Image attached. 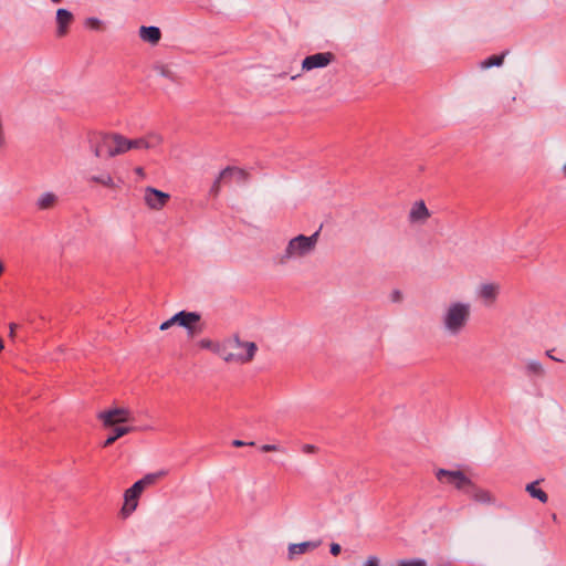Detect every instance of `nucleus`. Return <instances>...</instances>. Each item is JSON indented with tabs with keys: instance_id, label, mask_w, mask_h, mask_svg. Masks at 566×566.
<instances>
[{
	"instance_id": "14",
	"label": "nucleus",
	"mask_w": 566,
	"mask_h": 566,
	"mask_svg": "<svg viewBox=\"0 0 566 566\" xmlns=\"http://www.w3.org/2000/svg\"><path fill=\"white\" fill-rule=\"evenodd\" d=\"M431 213L423 200L416 201L409 211V221L411 223H424Z\"/></svg>"
},
{
	"instance_id": "30",
	"label": "nucleus",
	"mask_w": 566,
	"mask_h": 566,
	"mask_svg": "<svg viewBox=\"0 0 566 566\" xmlns=\"http://www.w3.org/2000/svg\"><path fill=\"white\" fill-rule=\"evenodd\" d=\"M240 344L241 345H244V344H253V345H256L254 342H244L240 338ZM228 352H232V353H244L245 352V347L243 346H240V347H232V348H228Z\"/></svg>"
},
{
	"instance_id": "10",
	"label": "nucleus",
	"mask_w": 566,
	"mask_h": 566,
	"mask_svg": "<svg viewBox=\"0 0 566 566\" xmlns=\"http://www.w3.org/2000/svg\"><path fill=\"white\" fill-rule=\"evenodd\" d=\"M144 490L145 489H143L140 482H135L129 489L125 491L124 505L122 507L123 515L128 516L136 510L138 505V499Z\"/></svg>"
},
{
	"instance_id": "44",
	"label": "nucleus",
	"mask_w": 566,
	"mask_h": 566,
	"mask_svg": "<svg viewBox=\"0 0 566 566\" xmlns=\"http://www.w3.org/2000/svg\"><path fill=\"white\" fill-rule=\"evenodd\" d=\"M563 171H564V174H565V176H566V164H565V165H564V167H563Z\"/></svg>"
},
{
	"instance_id": "21",
	"label": "nucleus",
	"mask_w": 566,
	"mask_h": 566,
	"mask_svg": "<svg viewBox=\"0 0 566 566\" xmlns=\"http://www.w3.org/2000/svg\"><path fill=\"white\" fill-rule=\"evenodd\" d=\"M56 202V196L53 192H44L42 193L38 201L36 207L40 210L51 209Z\"/></svg>"
},
{
	"instance_id": "3",
	"label": "nucleus",
	"mask_w": 566,
	"mask_h": 566,
	"mask_svg": "<svg viewBox=\"0 0 566 566\" xmlns=\"http://www.w3.org/2000/svg\"><path fill=\"white\" fill-rule=\"evenodd\" d=\"M470 317V303L451 302L441 315V324L449 336H458L465 329Z\"/></svg>"
},
{
	"instance_id": "23",
	"label": "nucleus",
	"mask_w": 566,
	"mask_h": 566,
	"mask_svg": "<svg viewBox=\"0 0 566 566\" xmlns=\"http://www.w3.org/2000/svg\"><path fill=\"white\" fill-rule=\"evenodd\" d=\"M527 376L542 377L545 374L543 365L538 360H528L525 365Z\"/></svg>"
},
{
	"instance_id": "5",
	"label": "nucleus",
	"mask_w": 566,
	"mask_h": 566,
	"mask_svg": "<svg viewBox=\"0 0 566 566\" xmlns=\"http://www.w3.org/2000/svg\"><path fill=\"white\" fill-rule=\"evenodd\" d=\"M97 419L102 422L104 428H111L114 426H123L124 423L132 422L134 420V416L133 412L127 408L115 407L98 412Z\"/></svg>"
},
{
	"instance_id": "16",
	"label": "nucleus",
	"mask_w": 566,
	"mask_h": 566,
	"mask_svg": "<svg viewBox=\"0 0 566 566\" xmlns=\"http://www.w3.org/2000/svg\"><path fill=\"white\" fill-rule=\"evenodd\" d=\"M221 178H226L228 184L231 181L244 184L249 179V174L244 169L229 166L221 170Z\"/></svg>"
},
{
	"instance_id": "7",
	"label": "nucleus",
	"mask_w": 566,
	"mask_h": 566,
	"mask_svg": "<svg viewBox=\"0 0 566 566\" xmlns=\"http://www.w3.org/2000/svg\"><path fill=\"white\" fill-rule=\"evenodd\" d=\"M163 143V137L157 133H148L145 136L138 138H127L125 137V151L136 149H155L159 147Z\"/></svg>"
},
{
	"instance_id": "31",
	"label": "nucleus",
	"mask_w": 566,
	"mask_h": 566,
	"mask_svg": "<svg viewBox=\"0 0 566 566\" xmlns=\"http://www.w3.org/2000/svg\"><path fill=\"white\" fill-rule=\"evenodd\" d=\"M363 566H380V560L377 556H369Z\"/></svg>"
},
{
	"instance_id": "28",
	"label": "nucleus",
	"mask_w": 566,
	"mask_h": 566,
	"mask_svg": "<svg viewBox=\"0 0 566 566\" xmlns=\"http://www.w3.org/2000/svg\"><path fill=\"white\" fill-rule=\"evenodd\" d=\"M396 566H427V562L422 558L400 559Z\"/></svg>"
},
{
	"instance_id": "33",
	"label": "nucleus",
	"mask_w": 566,
	"mask_h": 566,
	"mask_svg": "<svg viewBox=\"0 0 566 566\" xmlns=\"http://www.w3.org/2000/svg\"><path fill=\"white\" fill-rule=\"evenodd\" d=\"M260 449L262 452L279 451V447L276 444H263V446H261Z\"/></svg>"
},
{
	"instance_id": "2",
	"label": "nucleus",
	"mask_w": 566,
	"mask_h": 566,
	"mask_svg": "<svg viewBox=\"0 0 566 566\" xmlns=\"http://www.w3.org/2000/svg\"><path fill=\"white\" fill-rule=\"evenodd\" d=\"M88 145L97 158H113L126 154L125 136L119 133H91L88 135Z\"/></svg>"
},
{
	"instance_id": "11",
	"label": "nucleus",
	"mask_w": 566,
	"mask_h": 566,
	"mask_svg": "<svg viewBox=\"0 0 566 566\" xmlns=\"http://www.w3.org/2000/svg\"><path fill=\"white\" fill-rule=\"evenodd\" d=\"M200 318L201 316L197 312L180 311L176 313L177 325L186 328L189 336H193L198 332L196 324Z\"/></svg>"
},
{
	"instance_id": "43",
	"label": "nucleus",
	"mask_w": 566,
	"mask_h": 566,
	"mask_svg": "<svg viewBox=\"0 0 566 566\" xmlns=\"http://www.w3.org/2000/svg\"><path fill=\"white\" fill-rule=\"evenodd\" d=\"M53 3H59L61 2L62 0H51Z\"/></svg>"
},
{
	"instance_id": "22",
	"label": "nucleus",
	"mask_w": 566,
	"mask_h": 566,
	"mask_svg": "<svg viewBox=\"0 0 566 566\" xmlns=\"http://www.w3.org/2000/svg\"><path fill=\"white\" fill-rule=\"evenodd\" d=\"M537 485H538V481H534L526 485V491L528 492V494L532 497L537 499L542 503H546L548 501V495L545 491L537 488Z\"/></svg>"
},
{
	"instance_id": "37",
	"label": "nucleus",
	"mask_w": 566,
	"mask_h": 566,
	"mask_svg": "<svg viewBox=\"0 0 566 566\" xmlns=\"http://www.w3.org/2000/svg\"><path fill=\"white\" fill-rule=\"evenodd\" d=\"M315 451H316V447L313 444H305L303 447V452H305V453H313Z\"/></svg>"
},
{
	"instance_id": "13",
	"label": "nucleus",
	"mask_w": 566,
	"mask_h": 566,
	"mask_svg": "<svg viewBox=\"0 0 566 566\" xmlns=\"http://www.w3.org/2000/svg\"><path fill=\"white\" fill-rule=\"evenodd\" d=\"M467 495L474 502L480 504L495 503V496L488 490L480 488L474 482L471 483L467 491Z\"/></svg>"
},
{
	"instance_id": "36",
	"label": "nucleus",
	"mask_w": 566,
	"mask_h": 566,
	"mask_svg": "<svg viewBox=\"0 0 566 566\" xmlns=\"http://www.w3.org/2000/svg\"><path fill=\"white\" fill-rule=\"evenodd\" d=\"M254 442H243L241 440H233L232 446L234 447H243V446H253Z\"/></svg>"
},
{
	"instance_id": "12",
	"label": "nucleus",
	"mask_w": 566,
	"mask_h": 566,
	"mask_svg": "<svg viewBox=\"0 0 566 566\" xmlns=\"http://www.w3.org/2000/svg\"><path fill=\"white\" fill-rule=\"evenodd\" d=\"M500 294V285L497 283H483L476 291V296L483 301L485 305H492Z\"/></svg>"
},
{
	"instance_id": "24",
	"label": "nucleus",
	"mask_w": 566,
	"mask_h": 566,
	"mask_svg": "<svg viewBox=\"0 0 566 566\" xmlns=\"http://www.w3.org/2000/svg\"><path fill=\"white\" fill-rule=\"evenodd\" d=\"M155 71L160 76L166 77L171 82H176L178 78L176 72L169 65H166V64L156 65Z\"/></svg>"
},
{
	"instance_id": "18",
	"label": "nucleus",
	"mask_w": 566,
	"mask_h": 566,
	"mask_svg": "<svg viewBox=\"0 0 566 566\" xmlns=\"http://www.w3.org/2000/svg\"><path fill=\"white\" fill-rule=\"evenodd\" d=\"M139 38L153 45L157 44L161 39V31L158 27H145L139 28Z\"/></svg>"
},
{
	"instance_id": "20",
	"label": "nucleus",
	"mask_w": 566,
	"mask_h": 566,
	"mask_svg": "<svg viewBox=\"0 0 566 566\" xmlns=\"http://www.w3.org/2000/svg\"><path fill=\"white\" fill-rule=\"evenodd\" d=\"M90 182L102 185L109 189H118L119 185L114 180L109 172L93 175L88 178Z\"/></svg>"
},
{
	"instance_id": "17",
	"label": "nucleus",
	"mask_w": 566,
	"mask_h": 566,
	"mask_svg": "<svg viewBox=\"0 0 566 566\" xmlns=\"http://www.w3.org/2000/svg\"><path fill=\"white\" fill-rule=\"evenodd\" d=\"M319 545H321L319 541L318 542L308 541V542H303V543H297V544H290L287 557H289V559L292 560L297 555H302L307 552L314 551Z\"/></svg>"
},
{
	"instance_id": "9",
	"label": "nucleus",
	"mask_w": 566,
	"mask_h": 566,
	"mask_svg": "<svg viewBox=\"0 0 566 566\" xmlns=\"http://www.w3.org/2000/svg\"><path fill=\"white\" fill-rule=\"evenodd\" d=\"M169 199V193L160 191L154 187H146L145 189L144 200L146 206L151 210L163 209Z\"/></svg>"
},
{
	"instance_id": "26",
	"label": "nucleus",
	"mask_w": 566,
	"mask_h": 566,
	"mask_svg": "<svg viewBox=\"0 0 566 566\" xmlns=\"http://www.w3.org/2000/svg\"><path fill=\"white\" fill-rule=\"evenodd\" d=\"M504 56H505V53H502L500 55H492V56L488 57L486 60H484L481 63V66L483 69H489L492 66H501L503 64Z\"/></svg>"
},
{
	"instance_id": "1",
	"label": "nucleus",
	"mask_w": 566,
	"mask_h": 566,
	"mask_svg": "<svg viewBox=\"0 0 566 566\" xmlns=\"http://www.w3.org/2000/svg\"><path fill=\"white\" fill-rule=\"evenodd\" d=\"M197 345L201 349H209L212 353L219 355L226 363H237L240 365L249 364L252 361L258 350L256 345L244 344V353L228 352V348L242 346L238 335H233L232 337L227 338L223 343L213 342L209 338H202L197 343Z\"/></svg>"
},
{
	"instance_id": "27",
	"label": "nucleus",
	"mask_w": 566,
	"mask_h": 566,
	"mask_svg": "<svg viewBox=\"0 0 566 566\" xmlns=\"http://www.w3.org/2000/svg\"><path fill=\"white\" fill-rule=\"evenodd\" d=\"M222 184L227 185L228 182H227L226 178H221V172H220L219 176L213 181L212 186L210 187L209 193L213 197H217L220 192Z\"/></svg>"
},
{
	"instance_id": "42",
	"label": "nucleus",
	"mask_w": 566,
	"mask_h": 566,
	"mask_svg": "<svg viewBox=\"0 0 566 566\" xmlns=\"http://www.w3.org/2000/svg\"><path fill=\"white\" fill-rule=\"evenodd\" d=\"M3 340L0 338V352L3 349Z\"/></svg>"
},
{
	"instance_id": "6",
	"label": "nucleus",
	"mask_w": 566,
	"mask_h": 566,
	"mask_svg": "<svg viewBox=\"0 0 566 566\" xmlns=\"http://www.w3.org/2000/svg\"><path fill=\"white\" fill-rule=\"evenodd\" d=\"M436 478L440 483L452 484L457 490L462 491L467 494L469 486L472 481L460 470H446L438 469L436 471Z\"/></svg>"
},
{
	"instance_id": "29",
	"label": "nucleus",
	"mask_w": 566,
	"mask_h": 566,
	"mask_svg": "<svg viewBox=\"0 0 566 566\" xmlns=\"http://www.w3.org/2000/svg\"><path fill=\"white\" fill-rule=\"evenodd\" d=\"M175 324H177L176 314L172 317H170L169 319H167L164 323H161L159 328H160V331H166V329L170 328Z\"/></svg>"
},
{
	"instance_id": "19",
	"label": "nucleus",
	"mask_w": 566,
	"mask_h": 566,
	"mask_svg": "<svg viewBox=\"0 0 566 566\" xmlns=\"http://www.w3.org/2000/svg\"><path fill=\"white\" fill-rule=\"evenodd\" d=\"M112 431L107 439L104 441L103 447L107 448L112 446L117 439L124 437L125 434H128L130 432H134L136 430L133 426H114L111 427Z\"/></svg>"
},
{
	"instance_id": "32",
	"label": "nucleus",
	"mask_w": 566,
	"mask_h": 566,
	"mask_svg": "<svg viewBox=\"0 0 566 566\" xmlns=\"http://www.w3.org/2000/svg\"><path fill=\"white\" fill-rule=\"evenodd\" d=\"M85 24L92 29H98L101 25V21L97 18H88Z\"/></svg>"
},
{
	"instance_id": "39",
	"label": "nucleus",
	"mask_w": 566,
	"mask_h": 566,
	"mask_svg": "<svg viewBox=\"0 0 566 566\" xmlns=\"http://www.w3.org/2000/svg\"><path fill=\"white\" fill-rule=\"evenodd\" d=\"M546 355H547V357H549L551 359H554V360L560 361L559 359H557V358H555V357L553 356L552 350H547V352H546Z\"/></svg>"
},
{
	"instance_id": "8",
	"label": "nucleus",
	"mask_w": 566,
	"mask_h": 566,
	"mask_svg": "<svg viewBox=\"0 0 566 566\" xmlns=\"http://www.w3.org/2000/svg\"><path fill=\"white\" fill-rule=\"evenodd\" d=\"M335 60V55L332 52H319L312 55H307L302 61V71L310 72L315 69H323L328 66Z\"/></svg>"
},
{
	"instance_id": "38",
	"label": "nucleus",
	"mask_w": 566,
	"mask_h": 566,
	"mask_svg": "<svg viewBox=\"0 0 566 566\" xmlns=\"http://www.w3.org/2000/svg\"><path fill=\"white\" fill-rule=\"evenodd\" d=\"M135 174L138 175L139 177H144L145 176L144 168L143 167H136L135 168Z\"/></svg>"
},
{
	"instance_id": "34",
	"label": "nucleus",
	"mask_w": 566,
	"mask_h": 566,
	"mask_svg": "<svg viewBox=\"0 0 566 566\" xmlns=\"http://www.w3.org/2000/svg\"><path fill=\"white\" fill-rule=\"evenodd\" d=\"M340 549H342V548H340V545H339V544L333 543V544L331 545V554H332L333 556H337V555L340 553Z\"/></svg>"
},
{
	"instance_id": "35",
	"label": "nucleus",
	"mask_w": 566,
	"mask_h": 566,
	"mask_svg": "<svg viewBox=\"0 0 566 566\" xmlns=\"http://www.w3.org/2000/svg\"><path fill=\"white\" fill-rule=\"evenodd\" d=\"M401 298H402V295H401V292H400V291H397V290H396V291H394V292L391 293V300H392V302H399V301H401Z\"/></svg>"
},
{
	"instance_id": "41",
	"label": "nucleus",
	"mask_w": 566,
	"mask_h": 566,
	"mask_svg": "<svg viewBox=\"0 0 566 566\" xmlns=\"http://www.w3.org/2000/svg\"><path fill=\"white\" fill-rule=\"evenodd\" d=\"M4 271V265L3 263L0 261V275L2 274V272Z\"/></svg>"
},
{
	"instance_id": "40",
	"label": "nucleus",
	"mask_w": 566,
	"mask_h": 566,
	"mask_svg": "<svg viewBox=\"0 0 566 566\" xmlns=\"http://www.w3.org/2000/svg\"><path fill=\"white\" fill-rule=\"evenodd\" d=\"M15 328H17V324L11 323V324H10V332H11V334L13 333V331H14Z\"/></svg>"
},
{
	"instance_id": "4",
	"label": "nucleus",
	"mask_w": 566,
	"mask_h": 566,
	"mask_svg": "<svg viewBox=\"0 0 566 566\" xmlns=\"http://www.w3.org/2000/svg\"><path fill=\"white\" fill-rule=\"evenodd\" d=\"M319 231L314 232L312 235L306 237L298 234L292 238L279 258L280 264H286L290 260L301 259L311 254L317 244Z\"/></svg>"
},
{
	"instance_id": "15",
	"label": "nucleus",
	"mask_w": 566,
	"mask_h": 566,
	"mask_svg": "<svg viewBox=\"0 0 566 566\" xmlns=\"http://www.w3.org/2000/svg\"><path fill=\"white\" fill-rule=\"evenodd\" d=\"M73 20H74V18H73V14L71 11H69L66 9H57V11H56V23H57L56 35L59 38L66 35V33L69 31V27L71 25Z\"/></svg>"
},
{
	"instance_id": "25",
	"label": "nucleus",
	"mask_w": 566,
	"mask_h": 566,
	"mask_svg": "<svg viewBox=\"0 0 566 566\" xmlns=\"http://www.w3.org/2000/svg\"><path fill=\"white\" fill-rule=\"evenodd\" d=\"M166 474L165 471L148 473L143 479L138 480L140 482L143 489H146L149 485H153L157 482L158 479L163 478Z\"/></svg>"
}]
</instances>
